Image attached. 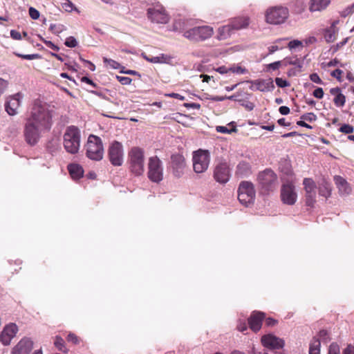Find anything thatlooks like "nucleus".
I'll use <instances>...</instances> for the list:
<instances>
[{
	"label": "nucleus",
	"instance_id": "obj_43",
	"mask_svg": "<svg viewBox=\"0 0 354 354\" xmlns=\"http://www.w3.org/2000/svg\"><path fill=\"white\" fill-rule=\"evenodd\" d=\"M116 79L122 85H129L132 82V80L129 77L116 75Z\"/></svg>",
	"mask_w": 354,
	"mask_h": 354
},
{
	"label": "nucleus",
	"instance_id": "obj_18",
	"mask_svg": "<svg viewBox=\"0 0 354 354\" xmlns=\"http://www.w3.org/2000/svg\"><path fill=\"white\" fill-rule=\"evenodd\" d=\"M21 94L18 93L11 96L6 102L5 109L10 115H15L17 113V109L20 106Z\"/></svg>",
	"mask_w": 354,
	"mask_h": 354
},
{
	"label": "nucleus",
	"instance_id": "obj_13",
	"mask_svg": "<svg viewBox=\"0 0 354 354\" xmlns=\"http://www.w3.org/2000/svg\"><path fill=\"white\" fill-rule=\"evenodd\" d=\"M281 201L288 205H294L297 200L295 187L292 183L283 184L281 188Z\"/></svg>",
	"mask_w": 354,
	"mask_h": 354
},
{
	"label": "nucleus",
	"instance_id": "obj_45",
	"mask_svg": "<svg viewBox=\"0 0 354 354\" xmlns=\"http://www.w3.org/2000/svg\"><path fill=\"white\" fill-rule=\"evenodd\" d=\"M67 341L68 342H71L73 344H77L80 343V339L75 333H68Z\"/></svg>",
	"mask_w": 354,
	"mask_h": 354
},
{
	"label": "nucleus",
	"instance_id": "obj_56",
	"mask_svg": "<svg viewBox=\"0 0 354 354\" xmlns=\"http://www.w3.org/2000/svg\"><path fill=\"white\" fill-rule=\"evenodd\" d=\"M353 8H354V5H351V6H348V8H346L345 10H344L342 12V13H341L342 17H346V16H348L349 14L352 13V12H353Z\"/></svg>",
	"mask_w": 354,
	"mask_h": 354
},
{
	"label": "nucleus",
	"instance_id": "obj_41",
	"mask_svg": "<svg viewBox=\"0 0 354 354\" xmlns=\"http://www.w3.org/2000/svg\"><path fill=\"white\" fill-rule=\"evenodd\" d=\"M64 44L67 47L74 48L77 46V41L75 37H69L66 38Z\"/></svg>",
	"mask_w": 354,
	"mask_h": 354
},
{
	"label": "nucleus",
	"instance_id": "obj_42",
	"mask_svg": "<svg viewBox=\"0 0 354 354\" xmlns=\"http://www.w3.org/2000/svg\"><path fill=\"white\" fill-rule=\"evenodd\" d=\"M275 83L277 85V86L280 88H285L290 86V83L283 78L281 77H277L275 79Z\"/></svg>",
	"mask_w": 354,
	"mask_h": 354
},
{
	"label": "nucleus",
	"instance_id": "obj_14",
	"mask_svg": "<svg viewBox=\"0 0 354 354\" xmlns=\"http://www.w3.org/2000/svg\"><path fill=\"white\" fill-rule=\"evenodd\" d=\"M147 15L152 22L157 24H167L169 20V15L162 6H156L149 8Z\"/></svg>",
	"mask_w": 354,
	"mask_h": 354
},
{
	"label": "nucleus",
	"instance_id": "obj_59",
	"mask_svg": "<svg viewBox=\"0 0 354 354\" xmlns=\"http://www.w3.org/2000/svg\"><path fill=\"white\" fill-rule=\"evenodd\" d=\"M81 82H85V83H86L88 84H90L93 88H97V84L93 80H91V79H89L87 77H82L81 78Z\"/></svg>",
	"mask_w": 354,
	"mask_h": 354
},
{
	"label": "nucleus",
	"instance_id": "obj_39",
	"mask_svg": "<svg viewBox=\"0 0 354 354\" xmlns=\"http://www.w3.org/2000/svg\"><path fill=\"white\" fill-rule=\"evenodd\" d=\"M353 131V127L348 124H344L339 128V131L345 134L352 133Z\"/></svg>",
	"mask_w": 354,
	"mask_h": 354
},
{
	"label": "nucleus",
	"instance_id": "obj_10",
	"mask_svg": "<svg viewBox=\"0 0 354 354\" xmlns=\"http://www.w3.org/2000/svg\"><path fill=\"white\" fill-rule=\"evenodd\" d=\"M289 15L288 10L283 6H274L267 11V23L280 24L285 22Z\"/></svg>",
	"mask_w": 354,
	"mask_h": 354
},
{
	"label": "nucleus",
	"instance_id": "obj_30",
	"mask_svg": "<svg viewBox=\"0 0 354 354\" xmlns=\"http://www.w3.org/2000/svg\"><path fill=\"white\" fill-rule=\"evenodd\" d=\"M335 23L333 24L332 26L329 28H327L324 32V39L328 43L333 42L335 37Z\"/></svg>",
	"mask_w": 354,
	"mask_h": 354
},
{
	"label": "nucleus",
	"instance_id": "obj_20",
	"mask_svg": "<svg viewBox=\"0 0 354 354\" xmlns=\"http://www.w3.org/2000/svg\"><path fill=\"white\" fill-rule=\"evenodd\" d=\"M249 24V17L245 16L234 17L230 21V24L234 30H239L242 28H245L248 26Z\"/></svg>",
	"mask_w": 354,
	"mask_h": 354
},
{
	"label": "nucleus",
	"instance_id": "obj_1",
	"mask_svg": "<svg viewBox=\"0 0 354 354\" xmlns=\"http://www.w3.org/2000/svg\"><path fill=\"white\" fill-rule=\"evenodd\" d=\"M52 125L53 115L50 105L35 100L25 120L23 133L26 142L30 146H35L42 134L50 130Z\"/></svg>",
	"mask_w": 354,
	"mask_h": 354
},
{
	"label": "nucleus",
	"instance_id": "obj_28",
	"mask_svg": "<svg viewBox=\"0 0 354 354\" xmlns=\"http://www.w3.org/2000/svg\"><path fill=\"white\" fill-rule=\"evenodd\" d=\"M277 185V175L273 171L267 169V190L276 187Z\"/></svg>",
	"mask_w": 354,
	"mask_h": 354
},
{
	"label": "nucleus",
	"instance_id": "obj_38",
	"mask_svg": "<svg viewBox=\"0 0 354 354\" xmlns=\"http://www.w3.org/2000/svg\"><path fill=\"white\" fill-rule=\"evenodd\" d=\"M216 130L218 133H231L232 132L236 131V128L234 127L232 129H228L227 127L224 126H217L216 127Z\"/></svg>",
	"mask_w": 354,
	"mask_h": 354
},
{
	"label": "nucleus",
	"instance_id": "obj_35",
	"mask_svg": "<svg viewBox=\"0 0 354 354\" xmlns=\"http://www.w3.org/2000/svg\"><path fill=\"white\" fill-rule=\"evenodd\" d=\"M13 335L10 333H0V341L3 345H9L11 339L13 338Z\"/></svg>",
	"mask_w": 354,
	"mask_h": 354
},
{
	"label": "nucleus",
	"instance_id": "obj_24",
	"mask_svg": "<svg viewBox=\"0 0 354 354\" xmlns=\"http://www.w3.org/2000/svg\"><path fill=\"white\" fill-rule=\"evenodd\" d=\"M318 191L320 196L328 198L331 195V185L328 181H326L325 179H323L318 184Z\"/></svg>",
	"mask_w": 354,
	"mask_h": 354
},
{
	"label": "nucleus",
	"instance_id": "obj_63",
	"mask_svg": "<svg viewBox=\"0 0 354 354\" xmlns=\"http://www.w3.org/2000/svg\"><path fill=\"white\" fill-rule=\"evenodd\" d=\"M279 111L281 115H287L290 113V109L286 106H280Z\"/></svg>",
	"mask_w": 354,
	"mask_h": 354
},
{
	"label": "nucleus",
	"instance_id": "obj_11",
	"mask_svg": "<svg viewBox=\"0 0 354 354\" xmlns=\"http://www.w3.org/2000/svg\"><path fill=\"white\" fill-rule=\"evenodd\" d=\"M123 147L118 141H113L108 149V157L111 163L114 166H120L123 162Z\"/></svg>",
	"mask_w": 354,
	"mask_h": 354
},
{
	"label": "nucleus",
	"instance_id": "obj_33",
	"mask_svg": "<svg viewBox=\"0 0 354 354\" xmlns=\"http://www.w3.org/2000/svg\"><path fill=\"white\" fill-rule=\"evenodd\" d=\"M54 344L59 351H60L63 353L68 352V349L66 348V347L65 346V342L61 337L57 336L56 339L55 340Z\"/></svg>",
	"mask_w": 354,
	"mask_h": 354
},
{
	"label": "nucleus",
	"instance_id": "obj_46",
	"mask_svg": "<svg viewBox=\"0 0 354 354\" xmlns=\"http://www.w3.org/2000/svg\"><path fill=\"white\" fill-rule=\"evenodd\" d=\"M230 70L231 72L238 74H244L247 73V69L245 68H243L239 66L230 67Z\"/></svg>",
	"mask_w": 354,
	"mask_h": 354
},
{
	"label": "nucleus",
	"instance_id": "obj_3",
	"mask_svg": "<svg viewBox=\"0 0 354 354\" xmlns=\"http://www.w3.org/2000/svg\"><path fill=\"white\" fill-rule=\"evenodd\" d=\"M80 130L75 126H69L64 134V147L68 153L75 154L80 146Z\"/></svg>",
	"mask_w": 354,
	"mask_h": 354
},
{
	"label": "nucleus",
	"instance_id": "obj_2",
	"mask_svg": "<svg viewBox=\"0 0 354 354\" xmlns=\"http://www.w3.org/2000/svg\"><path fill=\"white\" fill-rule=\"evenodd\" d=\"M130 171L135 176H140L145 171V151L139 147H133L128 152Z\"/></svg>",
	"mask_w": 354,
	"mask_h": 354
},
{
	"label": "nucleus",
	"instance_id": "obj_26",
	"mask_svg": "<svg viewBox=\"0 0 354 354\" xmlns=\"http://www.w3.org/2000/svg\"><path fill=\"white\" fill-rule=\"evenodd\" d=\"M250 174V166L246 162H241L236 167V176L240 178L247 176Z\"/></svg>",
	"mask_w": 354,
	"mask_h": 354
},
{
	"label": "nucleus",
	"instance_id": "obj_31",
	"mask_svg": "<svg viewBox=\"0 0 354 354\" xmlns=\"http://www.w3.org/2000/svg\"><path fill=\"white\" fill-rule=\"evenodd\" d=\"M286 39H278L274 44L268 47L269 54H272L275 51L282 49L284 47L283 42Z\"/></svg>",
	"mask_w": 354,
	"mask_h": 354
},
{
	"label": "nucleus",
	"instance_id": "obj_5",
	"mask_svg": "<svg viewBox=\"0 0 354 354\" xmlns=\"http://www.w3.org/2000/svg\"><path fill=\"white\" fill-rule=\"evenodd\" d=\"M265 318V314L259 311H253L250 316L248 319V324L245 319H239L237 324V329L243 332L248 329V324L249 328L254 332L259 331L263 324V321Z\"/></svg>",
	"mask_w": 354,
	"mask_h": 354
},
{
	"label": "nucleus",
	"instance_id": "obj_52",
	"mask_svg": "<svg viewBox=\"0 0 354 354\" xmlns=\"http://www.w3.org/2000/svg\"><path fill=\"white\" fill-rule=\"evenodd\" d=\"M41 40L50 48L58 51L59 50V48L55 45L52 41L46 40L45 39L41 37Z\"/></svg>",
	"mask_w": 354,
	"mask_h": 354
},
{
	"label": "nucleus",
	"instance_id": "obj_53",
	"mask_svg": "<svg viewBox=\"0 0 354 354\" xmlns=\"http://www.w3.org/2000/svg\"><path fill=\"white\" fill-rule=\"evenodd\" d=\"M343 73V71L340 69H335L331 72L330 75L339 81H341V77Z\"/></svg>",
	"mask_w": 354,
	"mask_h": 354
},
{
	"label": "nucleus",
	"instance_id": "obj_29",
	"mask_svg": "<svg viewBox=\"0 0 354 354\" xmlns=\"http://www.w3.org/2000/svg\"><path fill=\"white\" fill-rule=\"evenodd\" d=\"M321 340L314 337L310 343L309 354H320Z\"/></svg>",
	"mask_w": 354,
	"mask_h": 354
},
{
	"label": "nucleus",
	"instance_id": "obj_54",
	"mask_svg": "<svg viewBox=\"0 0 354 354\" xmlns=\"http://www.w3.org/2000/svg\"><path fill=\"white\" fill-rule=\"evenodd\" d=\"M310 80L317 84H323L322 80L317 73H313L310 75Z\"/></svg>",
	"mask_w": 354,
	"mask_h": 354
},
{
	"label": "nucleus",
	"instance_id": "obj_32",
	"mask_svg": "<svg viewBox=\"0 0 354 354\" xmlns=\"http://www.w3.org/2000/svg\"><path fill=\"white\" fill-rule=\"evenodd\" d=\"M170 60V57L165 55L161 54L160 56L156 57H152L149 59V62L151 63H167Z\"/></svg>",
	"mask_w": 354,
	"mask_h": 354
},
{
	"label": "nucleus",
	"instance_id": "obj_57",
	"mask_svg": "<svg viewBox=\"0 0 354 354\" xmlns=\"http://www.w3.org/2000/svg\"><path fill=\"white\" fill-rule=\"evenodd\" d=\"M183 106L186 108H192V109H201V104H198V103H194V102H191V103H185L183 104Z\"/></svg>",
	"mask_w": 354,
	"mask_h": 354
},
{
	"label": "nucleus",
	"instance_id": "obj_12",
	"mask_svg": "<svg viewBox=\"0 0 354 354\" xmlns=\"http://www.w3.org/2000/svg\"><path fill=\"white\" fill-rule=\"evenodd\" d=\"M231 171L229 165L225 162L218 163L214 168L213 178L220 184L227 183L230 178Z\"/></svg>",
	"mask_w": 354,
	"mask_h": 354
},
{
	"label": "nucleus",
	"instance_id": "obj_27",
	"mask_svg": "<svg viewBox=\"0 0 354 354\" xmlns=\"http://www.w3.org/2000/svg\"><path fill=\"white\" fill-rule=\"evenodd\" d=\"M234 31V29L229 23L227 25L221 26L218 29L217 38L219 40L225 39L229 37Z\"/></svg>",
	"mask_w": 354,
	"mask_h": 354
},
{
	"label": "nucleus",
	"instance_id": "obj_64",
	"mask_svg": "<svg viewBox=\"0 0 354 354\" xmlns=\"http://www.w3.org/2000/svg\"><path fill=\"white\" fill-rule=\"evenodd\" d=\"M256 88L260 91H264L266 88V84L263 82H258L254 84Z\"/></svg>",
	"mask_w": 354,
	"mask_h": 354
},
{
	"label": "nucleus",
	"instance_id": "obj_8",
	"mask_svg": "<svg viewBox=\"0 0 354 354\" xmlns=\"http://www.w3.org/2000/svg\"><path fill=\"white\" fill-rule=\"evenodd\" d=\"M255 197V192L253 185L248 181L240 183L238 189V199L245 206H248L253 203Z\"/></svg>",
	"mask_w": 354,
	"mask_h": 354
},
{
	"label": "nucleus",
	"instance_id": "obj_36",
	"mask_svg": "<svg viewBox=\"0 0 354 354\" xmlns=\"http://www.w3.org/2000/svg\"><path fill=\"white\" fill-rule=\"evenodd\" d=\"M50 30L55 34H59L66 30V28L62 24H50Z\"/></svg>",
	"mask_w": 354,
	"mask_h": 354
},
{
	"label": "nucleus",
	"instance_id": "obj_50",
	"mask_svg": "<svg viewBox=\"0 0 354 354\" xmlns=\"http://www.w3.org/2000/svg\"><path fill=\"white\" fill-rule=\"evenodd\" d=\"M281 66V62L277 61L270 64H267V71H275Z\"/></svg>",
	"mask_w": 354,
	"mask_h": 354
},
{
	"label": "nucleus",
	"instance_id": "obj_6",
	"mask_svg": "<svg viewBox=\"0 0 354 354\" xmlns=\"http://www.w3.org/2000/svg\"><path fill=\"white\" fill-rule=\"evenodd\" d=\"M193 169L197 174L204 173L207 170L210 162V153L208 150L198 149L193 152Z\"/></svg>",
	"mask_w": 354,
	"mask_h": 354
},
{
	"label": "nucleus",
	"instance_id": "obj_49",
	"mask_svg": "<svg viewBox=\"0 0 354 354\" xmlns=\"http://www.w3.org/2000/svg\"><path fill=\"white\" fill-rule=\"evenodd\" d=\"M288 46L290 50H292V49L298 48L299 46H302V42L299 40L295 39V40L290 41L288 44Z\"/></svg>",
	"mask_w": 354,
	"mask_h": 354
},
{
	"label": "nucleus",
	"instance_id": "obj_47",
	"mask_svg": "<svg viewBox=\"0 0 354 354\" xmlns=\"http://www.w3.org/2000/svg\"><path fill=\"white\" fill-rule=\"evenodd\" d=\"M328 354H339V347L336 343H332L330 345Z\"/></svg>",
	"mask_w": 354,
	"mask_h": 354
},
{
	"label": "nucleus",
	"instance_id": "obj_61",
	"mask_svg": "<svg viewBox=\"0 0 354 354\" xmlns=\"http://www.w3.org/2000/svg\"><path fill=\"white\" fill-rule=\"evenodd\" d=\"M343 354H354V346L348 344L344 350Z\"/></svg>",
	"mask_w": 354,
	"mask_h": 354
},
{
	"label": "nucleus",
	"instance_id": "obj_44",
	"mask_svg": "<svg viewBox=\"0 0 354 354\" xmlns=\"http://www.w3.org/2000/svg\"><path fill=\"white\" fill-rule=\"evenodd\" d=\"M17 326L14 323H10L7 324L2 332H17L18 331Z\"/></svg>",
	"mask_w": 354,
	"mask_h": 354
},
{
	"label": "nucleus",
	"instance_id": "obj_51",
	"mask_svg": "<svg viewBox=\"0 0 354 354\" xmlns=\"http://www.w3.org/2000/svg\"><path fill=\"white\" fill-rule=\"evenodd\" d=\"M29 15L32 19H37L39 17V12L32 7L29 8Z\"/></svg>",
	"mask_w": 354,
	"mask_h": 354
},
{
	"label": "nucleus",
	"instance_id": "obj_58",
	"mask_svg": "<svg viewBox=\"0 0 354 354\" xmlns=\"http://www.w3.org/2000/svg\"><path fill=\"white\" fill-rule=\"evenodd\" d=\"M10 36L13 39L20 40L21 39V33L15 30L10 31Z\"/></svg>",
	"mask_w": 354,
	"mask_h": 354
},
{
	"label": "nucleus",
	"instance_id": "obj_15",
	"mask_svg": "<svg viewBox=\"0 0 354 354\" xmlns=\"http://www.w3.org/2000/svg\"><path fill=\"white\" fill-rule=\"evenodd\" d=\"M303 185L306 192V204L313 207L316 202V185L312 178L304 179Z\"/></svg>",
	"mask_w": 354,
	"mask_h": 354
},
{
	"label": "nucleus",
	"instance_id": "obj_16",
	"mask_svg": "<svg viewBox=\"0 0 354 354\" xmlns=\"http://www.w3.org/2000/svg\"><path fill=\"white\" fill-rule=\"evenodd\" d=\"M171 165L175 176L180 177L186 167L185 157L180 153H175L171 156Z\"/></svg>",
	"mask_w": 354,
	"mask_h": 354
},
{
	"label": "nucleus",
	"instance_id": "obj_62",
	"mask_svg": "<svg viewBox=\"0 0 354 354\" xmlns=\"http://www.w3.org/2000/svg\"><path fill=\"white\" fill-rule=\"evenodd\" d=\"M216 71H217L218 73H219L221 74H225V73H227V72L230 71V68H227L225 66H222L218 67L216 69Z\"/></svg>",
	"mask_w": 354,
	"mask_h": 354
},
{
	"label": "nucleus",
	"instance_id": "obj_17",
	"mask_svg": "<svg viewBox=\"0 0 354 354\" xmlns=\"http://www.w3.org/2000/svg\"><path fill=\"white\" fill-rule=\"evenodd\" d=\"M33 348V342L28 338H24L15 346L10 354H29Z\"/></svg>",
	"mask_w": 354,
	"mask_h": 354
},
{
	"label": "nucleus",
	"instance_id": "obj_34",
	"mask_svg": "<svg viewBox=\"0 0 354 354\" xmlns=\"http://www.w3.org/2000/svg\"><path fill=\"white\" fill-rule=\"evenodd\" d=\"M103 62L106 65L109 66L111 68L119 69V68H121L120 64L118 63V62L113 60V59H109V58H106V57H104L103 58ZM122 68H124V67L122 66Z\"/></svg>",
	"mask_w": 354,
	"mask_h": 354
},
{
	"label": "nucleus",
	"instance_id": "obj_21",
	"mask_svg": "<svg viewBox=\"0 0 354 354\" xmlns=\"http://www.w3.org/2000/svg\"><path fill=\"white\" fill-rule=\"evenodd\" d=\"M284 341L270 333H267V349H279L283 348Z\"/></svg>",
	"mask_w": 354,
	"mask_h": 354
},
{
	"label": "nucleus",
	"instance_id": "obj_37",
	"mask_svg": "<svg viewBox=\"0 0 354 354\" xmlns=\"http://www.w3.org/2000/svg\"><path fill=\"white\" fill-rule=\"evenodd\" d=\"M14 54L18 57H21L24 59H28V60H32V59L40 58V55L39 54L23 55V54H21L19 53H14Z\"/></svg>",
	"mask_w": 354,
	"mask_h": 354
},
{
	"label": "nucleus",
	"instance_id": "obj_40",
	"mask_svg": "<svg viewBox=\"0 0 354 354\" xmlns=\"http://www.w3.org/2000/svg\"><path fill=\"white\" fill-rule=\"evenodd\" d=\"M301 119L308 121V122H313L317 120V116L313 113H307L301 116Z\"/></svg>",
	"mask_w": 354,
	"mask_h": 354
},
{
	"label": "nucleus",
	"instance_id": "obj_19",
	"mask_svg": "<svg viewBox=\"0 0 354 354\" xmlns=\"http://www.w3.org/2000/svg\"><path fill=\"white\" fill-rule=\"evenodd\" d=\"M333 180L341 196H348L351 193L352 188L345 178L337 175L334 176Z\"/></svg>",
	"mask_w": 354,
	"mask_h": 354
},
{
	"label": "nucleus",
	"instance_id": "obj_9",
	"mask_svg": "<svg viewBox=\"0 0 354 354\" xmlns=\"http://www.w3.org/2000/svg\"><path fill=\"white\" fill-rule=\"evenodd\" d=\"M148 178L153 182L159 183L163 178L162 162L157 156L149 158Z\"/></svg>",
	"mask_w": 354,
	"mask_h": 354
},
{
	"label": "nucleus",
	"instance_id": "obj_23",
	"mask_svg": "<svg viewBox=\"0 0 354 354\" xmlns=\"http://www.w3.org/2000/svg\"><path fill=\"white\" fill-rule=\"evenodd\" d=\"M330 0H310L309 10L310 12L322 11L330 4Z\"/></svg>",
	"mask_w": 354,
	"mask_h": 354
},
{
	"label": "nucleus",
	"instance_id": "obj_48",
	"mask_svg": "<svg viewBox=\"0 0 354 354\" xmlns=\"http://www.w3.org/2000/svg\"><path fill=\"white\" fill-rule=\"evenodd\" d=\"M257 180L259 184L261 185L262 188H264L266 186V171H261L257 177Z\"/></svg>",
	"mask_w": 354,
	"mask_h": 354
},
{
	"label": "nucleus",
	"instance_id": "obj_60",
	"mask_svg": "<svg viewBox=\"0 0 354 354\" xmlns=\"http://www.w3.org/2000/svg\"><path fill=\"white\" fill-rule=\"evenodd\" d=\"M165 95L167 96V97L178 99L180 100H185V97L184 96L180 95L179 93H171L165 94Z\"/></svg>",
	"mask_w": 354,
	"mask_h": 354
},
{
	"label": "nucleus",
	"instance_id": "obj_25",
	"mask_svg": "<svg viewBox=\"0 0 354 354\" xmlns=\"http://www.w3.org/2000/svg\"><path fill=\"white\" fill-rule=\"evenodd\" d=\"M68 169L71 176L73 179H79L83 176L84 169L78 164H70L68 166Z\"/></svg>",
	"mask_w": 354,
	"mask_h": 354
},
{
	"label": "nucleus",
	"instance_id": "obj_22",
	"mask_svg": "<svg viewBox=\"0 0 354 354\" xmlns=\"http://www.w3.org/2000/svg\"><path fill=\"white\" fill-rule=\"evenodd\" d=\"M330 93L335 96L333 102L337 106L342 107L344 106L346 97L342 93L341 89L339 87L330 88Z\"/></svg>",
	"mask_w": 354,
	"mask_h": 354
},
{
	"label": "nucleus",
	"instance_id": "obj_55",
	"mask_svg": "<svg viewBox=\"0 0 354 354\" xmlns=\"http://www.w3.org/2000/svg\"><path fill=\"white\" fill-rule=\"evenodd\" d=\"M313 95L318 99H322L324 96V91L322 88H317L313 91Z\"/></svg>",
	"mask_w": 354,
	"mask_h": 354
},
{
	"label": "nucleus",
	"instance_id": "obj_4",
	"mask_svg": "<svg viewBox=\"0 0 354 354\" xmlns=\"http://www.w3.org/2000/svg\"><path fill=\"white\" fill-rule=\"evenodd\" d=\"M86 156L89 159L99 161L103 158L104 147L101 138L95 135H90L85 145Z\"/></svg>",
	"mask_w": 354,
	"mask_h": 354
},
{
	"label": "nucleus",
	"instance_id": "obj_7",
	"mask_svg": "<svg viewBox=\"0 0 354 354\" xmlns=\"http://www.w3.org/2000/svg\"><path fill=\"white\" fill-rule=\"evenodd\" d=\"M214 34V29L209 26L194 27L184 32L183 36L190 41H199L210 38Z\"/></svg>",
	"mask_w": 354,
	"mask_h": 354
}]
</instances>
